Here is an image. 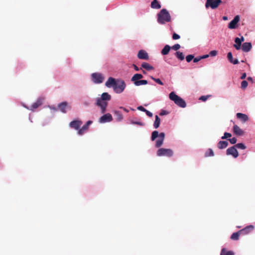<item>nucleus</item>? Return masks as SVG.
I'll return each mask as SVG.
<instances>
[{
  "label": "nucleus",
  "instance_id": "f257e3e1",
  "mask_svg": "<svg viewBox=\"0 0 255 255\" xmlns=\"http://www.w3.org/2000/svg\"><path fill=\"white\" fill-rule=\"evenodd\" d=\"M111 99V96L108 93H103L101 98H98L96 99V105L100 107L101 113L104 114L106 112V108L108 106V103L106 101H110Z\"/></svg>",
  "mask_w": 255,
  "mask_h": 255
},
{
  "label": "nucleus",
  "instance_id": "f03ea898",
  "mask_svg": "<svg viewBox=\"0 0 255 255\" xmlns=\"http://www.w3.org/2000/svg\"><path fill=\"white\" fill-rule=\"evenodd\" d=\"M169 99L173 101L174 103L181 108H185L186 104L185 101L181 97L177 95L174 92L169 94Z\"/></svg>",
  "mask_w": 255,
  "mask_h": 255
},
{
  "label": "nucleus",
  "instance_id": "7ed1b4c3",
  "mask_svg": "<svg viewBox=\"0 0 255 255\" xmlns=\"http://www.w3.org/2000/svg\"><path fill=\"white\" fill-rule=\"evenodd\" d=\"M171 21L170 13L166 9L160 10V24H164Z\"/></svg>",
  "mask_w": 255,
  "mask_h": 255
},
{
  "label": "nucleus",
  "instance_id": "20e7f679",
  "mask_svg": "<svg viewBox=\"0 0 255 255\" xmlns=\"http://www.w3.org/2000/svg\"><path fill=\"white\" fill-rule=\"evenodd\" d=\"M222 2V0H207L205 7L207 8L211 7L212 9H214L217 8Z\"/></svg>",
  "mask_w": 255,
  "mask_h": 255
},
{
  "label": "nucleus",
  "instance_id": "39448f33",
  "mask_svg": "<svg viewBox=\"0 0 255 255\" xmlns=\"http://www.w3.org/2000/svg\"><path fill=\"white\" fill-rule=\"evenodd\" d=\"M126 87V84L123 80L120 82L119 84L116 83L115 86H114V90L117 93H121L123 92Z\"/></svg>",
  "mask_w": 255,
  "mask_h": 255
},
{
  "label": "nucleus",
  "instance_id": "423d86ee",
  "mask_svg": "<svg viewBox=\"0 0 255 255\" xmlns=\"http://www.w3.org/2000/svg\"><path fill=\"white\" fill-rule=\"evenodd\" d=\"M226 154L231 155L234 158H237L239 156V153L235 145L228 148L226 150Z\"/></svg>",
  "mask_w": 255,
  "mask_h": 255
},
{
  "label": "nucleus",
  "instance_id": "0eeeda50",
  "mask_svg": "<svg viewBox=\"0 0 255 255\" xmlns=\"http://www.w3.org/2000/svg\"><path fill=\"white\" fill-rule=\"evenodd\" d=\"M92 77L93 81L95 83H101L104 80L102 75L100 73H93L92 75Z\"/></svg>",
  "mask_w": 255,
  "mask_h": 255
},
{
  "label": "nucleus",
  "instance_id": "6e6552de",
  "mask_svg": "<svg viewBox=\"0 0 255 255\" xmlns=\"http://www.w3.org/2000/svg\"><path fill=\"white\" fill-rule=\"evenodd\" d=\"M240 19V16L237 15L235 16L234 19L229 23L228 28L230 29H235L237 28V23Z\"/></svg>",
  "mask_w": 255,
  "mask_h": 255
},
{
  "label": "nucleus",
  "instance_id": "1a4fd4ad",
  "mask_svg": "<svg viewBox=\"0 0 255 255\" xmlns=\"http://www.w3.org/2000/svg\"><path fill=\"white\" fill-rule=\"evenodd\" d=\"M113 120L112 115L109 114H106L102 116L99 120V122L100 123H105L107 122H111Z\"/></svg>",
  "mask_w": 255,
  "mask_h": 255
},
{
  "label": "nucleus",
  "instance_id": "9d476101",
  "mask_svg": "<svg viewBox=\"0 0 255 255\" xmlns=\"http://www.w3.org/2000/svg\"><path fill=\"white\" fill-rule=\"evenodd\" d=\"M173 152L171 149H167L160 148V156H164L167 157H171L173 155Z\"/></svg>",
  "mask_w": 255,
  "mask_h": 255
},
{
  "label": "nucleus",
  "instance_id": "9b49d317",
  "mask_svg": "<svg viewBox=\"0 0 255 255\" xmlns=\"http://www.w3.org/2000/svg\"><path fill=\"white\" fill-rule=\"evenodd\" d=\"M254 229V226L253 225H249L240 230V233L241 234V235L245 236L250 233Z\"/></svg>",
  "mask_w": 255,
  "mask_h": 255
},
{
  "label": "nucleus",
  "instance_id": "f8f14e48",
  "mask_svg": "<svg viewBox=\"0 0 255 255\" xmlns=\"http://www.w3.org/2000/svg\"><path fill=\"white\" fill-rule=\"evenodd\" d=\"M137 57L139 59L148 60L149 56L148 53L144 50H140L137 53Z\"/></svg>",
  "mask_w": 255,
  "mask_h": 255
},
{
  "label": "nucleus",
  "instance_id": "ddd939ff",
  "mask_svg": "<svg viewBox=\"0 0 255 255\" xmlns=\"http://www.w3.org/2000/svg\"><path fill=\"white\" fill-rule=\"evenodd\" d=\"M68 107V103L66 102H62L58 105V110L64 113H66L67 109ZM69 108H70V107H69Z\"/></svg>",
  "mask_w": 255,
  "mask_h": 255
},
{
  "label": "nucleus",
  "instance_id": "4468645a",
  "mask_svg": "<svg viewBox=\"0 0 255 255\" xmlns=\"http://www.w3.org/2000/svg\"><path fill=\"white\" fill-rule=\"evenodd\" d=\"M82 124V122L79 120L73 121L69 124V126L71 128H73L75 129H79L80 127Z\"/></svg>",
  "mask_w": 255,
  "mask_h": 255
},
{
  "label": "nucleus",
  "instance_id": "2eb2a0df",
  "mask_svg": "<svg viewBox=\"0 0 255 255\" xmlns=\"http://www.w3.org/2000/svg\"><path fill=\"white\" fill-rule=\"evenodd\" d=\"M92 123V121H88L85 125H84L81 128L79 129L78 130V134L80 135H82L84 134L85 131L87 130L89 126Z\"/></svg>",
  "mask_w": 255,
  "mask_h": 255
},
{
  "label": "nucleus",
  "instance_id": "dca6fc26",
  "mask_svg": "<svg viewBox=\"0 0 255 255\" xmlns=\"http://www.w3.org/2000/svg\"><path fill=\"white\" fill-rule=\"evenodd\" d=\"M43 102V99L42 98H39L36 102L33 103L30 108H28L30 110L33 111L35 109L38 108L40 106H41Z\"/></svg>",
  "mask_w": 255,
  "mask_h": 255
},
{
  "label": "nucleus",
  "instance_id": "f3484780",
  "mask_svg": "<svg viewBox=\"0 0 255 255\" xmlns=\"http://www.w3.org/2000/svg\"><path fill=\"white\" fill-rule=\"evenodd\" d=\"M234 133L237 135L241 136L244 134V131L239 126L235 125L233 126Z\"/></svg>",
  "mask_w": 255,
  "mask_h": 255
},
{
  "label": "nucleus",
  "instance_id": "a211bd4d",
  "mask_svg": "<svg viewBox=\"0 0 255 255\" xmlns=\"http://www.w3.org/2000/svg\"><path fill=\"white\" fill-rule=\"evenodd\" d=\"M252 45L251 42H245L242 44V49L244 52H248L252 49Z\"/></svg>",
  "mask_w": 255,
  "mask_h": 255
},
{
  "label": "nucleus",
  "instance_id": "6ab92c4d",
  "mask_svg": "<svg viewBox=\"0 0 255 255\" xmlns=\"http://www.w3.org/2000/svg\"><path fill=\"white\" fill-rule=\"evenodd\" d=\"M237 118L242 122L245 123L249 120L248 116L244 114L238 113L236 115Z\"/></svg>",
  "mask_w": 255,
  "mask_h": 255
},
{
  "label": "nucleus",
  "instance_id": "aec40b11",
  "mask_svg": "<svg viewBox=\"0 0 255 255\" xmlns=\"http://www.w3.org/2000/svg\"><path fill=\"white\" fill-rule=\"evenodd\" d=\"M116 84V82L115 79L112 77H110L107 80V81L106 82L105 85L108 87H113V88H114V86H115Z\"/></svg>",
  "mask_w": 255,
  "mask_h": 255
},
{
  "label": "nucleus",
  "instance_id": "412c9836",
  "mask_svg": "<svg viewBox=\"0 0 255 255\" xmlns=\"http://www.w3.org/2000/svg\"><path fill=\"white\" fill-rule=\"evenodd\" d=\"M228 142L227 141H220L217 144V146L219 149H224L227 147Z\"/></svg>",
  "mask_w": 255,
  "mask_h": 255
},
{
  "label": "nucleus",
  "instance_id": "4be33fe9",
  "mask_svg": "<svg viewBox=\"0 0 255 255\" xmlns=\"http://www.w3.org/2000/svg\"><path fill=\"white\" fill-rule=\"evenodd\" d=\"M142 78L143 76L141 74H135L131 78V81L133 82V83H134L135 82L139 80Z\"/></svg>",
  "mask_w": 255,
  "mask_h": 255
},
{
  "label": "nucleus",
  "instance_id": "5701e85b",
  "mask_svg": "<svg viewBox=\"0 0 255 255\" xmlns=\"http://www.w3.org/2000/svg\"><path fill=\"white\" fill-rule=\"evenodd\" d=\"M141 68H144L148 71H150L153 69V67L149 64L146 62H143L142 63Z\"/></svg>",
  "mask_w": 255,
  "mask_h": 255
},
{
  "label": "nucleus",
  "instance_id": "b1692460",
  "mask_svg": "<svg viewBox=\"0 0 255 255\" xmlns=\"http://www.w3.org/2000/svg\"><path fill=\"white\" fill-rule=\"evenodd\" d=\"M235 42L236 43L234 45V47L237 49L239 50L241 49V46L242 45V43L241 41L239 40V38L237 37L235 39Z\"/></svg>",
  "mask_w": 255,
  "mask_h": 255
},
{
  "label": "nucleus",
  "instance_id": "393cba45",
  "mask_svg": "<svg viewBox=\"0 0 255 255\" xmlns=\"http://www.w3.org/2000/svg\"><path fill=\"white\" fill-rule=\"evenodd\" d=\"M234 253L232 251H227L226 249H222L220 255H234Z\"/></svg>",
  "mask_w": 255,
  "mask_h": 255
},
{
  "label": "nucleus",
  "instance_id": "a878e982",
  "mask_svg": "<svg viewBox=\"0 0 255 255\" xmlns=\"http://www.w3.org/2000/svg\"><path fill=\"white\" fill-rule=\"evenodd\" d=\"M240 235H241V234L240 233V231L234 233L231 236V239L232 240L237 241L239 240Z\"/></svg>",
  "mask_w": 255,
  "mask_h": 255
},
{
  "label": "nucleus",
  "instance_id": "bb28decb",
  "mask_svg": "<svg viewBox=\"0 0 255 255\" xmlns=\"http://www.w3.org/2000/svg\"><path fill=\"white\" fill-rule=\"evenodd\" d=\"M171 48V47L170 46L166 45L161 51L162 54L164 55H167L169 53Z\"/></svg>",
  "mask_w": 255,
  "mask_h": 255
},
{
  "label": "nucleus",
  "instance_id": "cd10ccee",
  "mask_svg": "<svg viewBox=\"0 0 255 255\" xmlns=\"http://www.w3.org/2000/svg\"><path fill=\"white\" fill-rule=\"evenodd\" d=\"M114 113H115V115L116 116L117 121H121L122 120L123 117L122 113L120 111H115Z\"/></svg>",
  "mask_w": 255,
  "mask_h": 255
},
{
  "label": "nucleus",
  "instance_id": "c85d7f7f",
  "mask_svg": "<svg viewBox=\"0 0 255 255\" xmlns=\"http://www.w3.org/2000/svg\"><path fill=\"white\" fill-rule=\"evenodd\" d=\"M148 83L147 80H138L134 82V85L136 86H139L142 85H146Z\"/></svg>",
  "mask_w": 255,
  "mask_h": 255
},
{
  "label": "nucleus",
  "instance_id": "c756f323",
  "mask_svg": "<svg viewBox=\"0 0 255 255\" xmlns=\"http://www.w3.org/2000/svg\"><path fill=\"white\" fill-rule=\"evenodd\" d=\"M151 7L152 8H159V3H158L157 0H153V1L151 2Z\"/></svg>",
  "mask_w": 255,
  "mask_h": 255
},
{
  "label": "nucleus",
  "instance_id": "7c9ffc66",
  "mask_svg": "<svg viewBox=\"0 0 255 255\" xmlns=\"http://www.w3.org/2000/svg\"><path fill=\"white\" fill-rule=\"evenodd\" d=\"M175 55L180 60H183L184 59V56L182 52L180 51H177L175 53Z\"/></svg>",
  "mask_w": 255,
  "mask_h": 255
},
{
  "label": "nucleus",
  "instance_id": "2f4dec72",
  "mask_svg": "<svg viewBox=\"0 0 255 255\" xmlns=\"http://www.w3.org/2000/svg\"><path fill=\"white\" fill-rule=\"evenodd\" d=\"M159 136L158 131L157 130H154L152 132L151 140V141H154L157 137Z\"/></svg>",
  "mask_w": 255,
  "mask_h": 255
},
{
  "label": "nucleus",
  "instance_id": "473e14b6",
  "mask_svg": "<svg viewBox=\"0 0 255 255\" xmlns=\"http://www.w3.org/2000/svg\"><path fill=\"white\" fill-rule=\"evenodd\" d=\"M214 155L213 150L211 148H209L205 154V157L213 156Z\"/></svg>",
  "mask_w": 255,
  "mask_h": 255
},
{
  "label": "nucleus",
  "instance_id": "72a5a7b5",
  "mask_svg": "<svg viewBox=\"0 0 255 255\" xmlns=\"http://www.w3.org/2000/svg\"><path fill=\"white\" fill-rule=\"evenodd\" d=\"M159 126V118L157 115L155 116V121L154 123V127L157 128Z\"/></svg>",
  "mask_w": 255,
  "mask_h": 255
},
{
  "label": "nucleus",
  "instance_id": "f704fd0d",
  "mask_svg": "<svg viewBox=\"0 0 255 255\" xmlns=\"http://www.w3.org/2000/svg\"><path fill=\"white\" fill-rule=\"evenodd\" d=\"M235 146H236V148H238L242 149H245L247 148L246 146L242 143H237L235 144Z\"/></svg>",
  "mask_w": 255,
  "mask_h": 255
},
{
  "label": "nucleus",
  "instance_id": "c9c22d12",
  "mask_svg": "<svg viewBox=\"0 0 255 255\" xmlns=\"http://www.w3.org/2000/svg\"><path fill=\"white\" fill-rule=\"evenodd\" d=\"M248 83L246 81H243L241 83V88L243 89H245L248 86Z\"/></svg>",
  "mask_w": 255,
  "mask_h": 255
},
{
  "label": "nucleus",
  "instance_id": "e433bc0d",
  "mask_svg": "<svg viewBox=\"0 0 255 255\" xmlns=\"http://www.w3.org/2000/svg\"><path fill=\"white\" fill-rule=\"evenodd\" d=\"M211 97V95H207V96H202L201 97H200L199 98V100H201L202 101H206L208 98L209 97Z\"/></svg>",
  "mask_w": 255,
  "mask_h": 255
},
{
  "label": "nucleus",
  "instance_id": "4c0bfd02",
  "mask_svg": "<svg viewBox=\"0 0 255 255\" xmlns=\"http://www.w3.org/2000/svg\"><path fill=\"white\" fill-rule=\"evenodd\" d=\"M194 58V56L192 55H188L186 57V60L187 62H190Z\"/></svg>",
  "mask_w": 255,
  "mask_h": 255
},
{
  "label": "nucleus",
  "instance_id": "58836bf2",
  "mask_svg": "<svg viewBox=\"0 0 255 255\" xmlns=\"http://www.w3.org/2000/svg\"><path fill=\"white\" fill-rule=\"evenodd\" d=\"M232 134L229 132H225L224 134V136L222 137V139H225L228 137H231Z\"/></svg>",
  "mask_w": 255,
  "mask_h": 255
},
{
  "label": "nucleus",
  "instance_id": "ea45409f",
  "mask_svg": "<svg viewBox=\"0 0 255 255\" xmlns=\"http://www.w3.org/2000/svg\"><path fill=\"white\" fill-rule=\"evenodd\" d=\"M227 58L230 62H232V60H233V55L231 52L228 53Z\"/></svg>",
  "mask_w": 255,
  "mask_h": 255
},
{
  "label": "nucleus",
  "instance_id": "a19ab883",
  "mask_svg": "<svg viewBox=\"0 0 255 255\" xmlns=\"http://www.w3.org/2000/svg\"><path fill=\"white\" fill-rule=\"evenodd\" d=\"M180 48V45L179 44H176L171 47V48L174 50H177Z\"/></svg>",
  "mask_w": 255,
  "mask_h": 255
},
{
  "label": "nucleus",
  "instance_id": "79ce46f5",
  "mask_svg": "<svg viewBox=\"0 0 255 255\" xmlns=\"http://www.w3.org/2000/svg\"><path fill=\"white\" fill-rule=\"evenodd\" d=\"M165 134L164 132H160V146L163 144Z\"/></svg>",
  "mask_w": 255,
  "mask_h": 255
},
{
  "label": "nucleus",
  "instance_id": "37998d69",
  "mask_svg": "<svg viewBox=\"0 0 255 255\" xmlns=\"http://www.w3.org/2000/svg\"><path fill=\"white\" fill-rule=\"evenodd\" d=\"M218 52L216 50L211 51L209 53V55L211 56H215L217 55Z\"/></svg>",
  "mask_w": 255,
  "mask_h": 255
},
{
  "label": "nucleus",
  "instance_id": "c03bdc74",
  "mask_svg": "<svg viewBox=\"0 0 255 255\" xmlns=\"http://www.w3.org/2000/svg\"><path fill=\"white\" fill-rule=\"evenodd\" d=\"M169 114V112L166 110H162L160 111V116L167 115Z\"/></svg>",
  "mask_w": 255,
  "mask_h": 255
},
{
  "label": "nucleus",
  "instance_id": "a18cd8bd",
  "mask_svg": "<svg viewBox=\"0 0 255 255\" xmlns=\"http://www.w3.org/2000/svg\"><path fill=\"white\" fill-rule=\"evenodd\" d=\"M229 140L231 144H235L237 141V138L236 137L230 138Z\"/></svg>",
  "mask_w": 255,
  "mask_h": 255
},
{
  "label": "nucleus",
  "instance_id": "49530a36",
  "mask_svg": "<svg viewBox=\"0 0 255 255\" xmlns=\"http://www.w3.org/2000/svg\"><path fill=\"white\" fill-rule=\"evenodd\" d=\"M172 38L174 40H177L180 38V36L176 33H174L172 35Z\"/></svg>",
  "mask_w": 255,
  "mask_h": 255
},
{
  "label": "nucleus",
  "instance_id": "de8ad7c7",
  "mask_svg": "<svg viewBox=\"0 0 255 255\" xmlns=\"http://www.w3.org/2000/svg\"><path fill=\"white\" fill-rule=\"evenodd\" d=\"M201 59H202V58H201V57L194 58L193 62L194 63H196V62H198V61H199Z\"/></svg>",
  "mask_w": 255,
  "mask_h": 255
},
{
  "label": "nucleus",
  "instance_id": "09e8293b",
  "mask_svg": "<svg viewBox=\"0 0 255 255\" xmlns=\"http://www.w3.org/2000/svg\"><path fill=\"white\" fill-rule=\"evenodd\" d=\"M138 110H140L141 111H142V112H145L146 111V110L143 108L142 106H139L137 107V108Z\"/></svg>",
  "mask_w": 255,
  "mask_h": 255
},
{
  "label": "nucleus",
  "instance_id": "8fccbe9b",
  "mask_svg": "<svg viewBox=\"0 0 255 255\" xmlns=\"http://www.w3.org/2000/svg\"><path fill=\"white\" fill-rule=\"evenodd\" d=\"M145 112L146 114L148 117H152V115H152V114L151 112H150L149 111H147V110H146V111H145Z\"/></svg>",
  "mask_w": 255,
  "mask_h": 255
},
{
  "label": "nucleus",
  "instance_id": "3c124183",
  "mask_svg": "<svg viewBox=\"0 0 255 255\" xmlns=\"http://www.w3.org/2000/svg\"><path fill=\"white\" fill-rule=\"evenodd\" d=\"M234 64H237L239 63V61L237 59L232 60V62H231Z\"/></svg>",
  "mask_w": 255,
  "mask_h": 255
},
{
  "label": "nucleus",
  "instance_id": "603ef678",
  "mask_svg": "<svg viewBox=\"0 0 255 255\" xmlns=\"http://www.w3.org/2000/svg\"><path fill=\"white\" fill-rule=\"evenodd\" d=\"M132 66L133 67L134 70L136 71H138L139 70V68L135 64H133L132 65Z\"/></svg>",
  "mask_w": 255,
  "mask_h": 255
},
{
  "label": "nucleus",
  "instance_id": "864d4df0",
  "mask_svg": "<svg viewBox=\"0 0 255 255\" xmlns=\"http://www.w3.org/2000/svg\"><path fill=\"white\" fill-rule=\"evenodd\" d=\"M246 76H247V75H246V73H243V74H242V76H241V79H245V78H246Z\"/></svg>",
  "mask_w": 255,
  "mask_h": 255
},
{
  "label": "nucleus",
  "instance_id": "5fc2aeb1",
  "mask_svg": "<svg viewBox=\"0 0 255 255\" xmlns=\"http://www.w3.org/2000/svg\"><path fill=\"white\" fill-rule=\"evenodd\" d=\"M155 146H156V147H159V139H157V140L156 141Z\"/></svg>",
  "mask_w": 255,
  "mask_h": 255
},
{
  "label": "nucleus",
  "instance_id": "6e6d98bb",
  "mask_svg": "<svg viewBox=\"0 0 255 255\" xmlns=\"http://www.w3.org/2000/svg\"><path fill=\"white\" fill-rule=\"evenodd\" d=\"M209 56V54H206V55H203V56H201V58H202V59H204V58H208Z\"/></svg>",
  "mask_w": 255,
  "mask_h": 255
},
{
  "label": "nucleus",
  "instance_id": "4d7b16f0",
  "mask_svg": "<svg viewBox=\"0 0 255 255\" xmlns=\"http://www.w3.org/2000/svg\"><path fill=\"white\" fill-rule=\"evenodd\" d=\"M248 80H249V81H251L252 82H253V79L251 77H249L248 78H247Z\"/></svg>",
  "mask_w": 255,
  "mask_h": 255
},
{
  "label": "nucleus",
  "instance_id": "13d9d810",
  "mask_svg": "<svg viewBox=\"0 0 255 255\" xmlns=\"http://www.w3.org/2000/svg\"><path fill=\"white\" fill-rule=\"evenodd\" d=\"M157 20L158 22H159V12L157 13Z\"/></svg>",
  "mask_w": 255,
  "mask_h": 255
},
{
  "label": "nucleus",
  "instance_id": "bf43d9fd",
  "mask_svg": "<svg viewBox=\"0 0 255 255\" xmlns=\"http://www.w3.org/2000/svg\"><path fill=\"white\" fill-rule=\"evenodd\" d=\"M239 40L241 41V42L242 43L245 40V39L243 36H242L240 38H239Z\"/></svg>",
  "mask_w": 255,
  "mask_h": 255
},
{
  "label": "nucleus",
  "instance_id": "052dcab7",
  "mask_svg": "<svg viewBox=\"0 0 255 255\" xmlns=\"http://www.w3.org/2000/svg\"><path fill=\"white\" fill-rule=\"evenodd\" d=\"M120 109L123 110L124 111L126 112H128V111L125 108H124V107H120Z\"/></svg>",
  "mask_w": 255,
  "mask_h": 255
},
{
  "label": "nucleus",
  "instance_id": "680f3d73",
  "mask_svg": "<svg viewBox=\"0 0 255 255\" xmlns=\"http://www.w3.org/2000/svg\"><path fill=\"white\" fill-rule=\"evenodd\" d=\"M154 80L156 81V83L159 84V78L155 79Z\"/></svg>",
  "mask_w": 255,
  "mask_h": 255
},
{
  "label": "nucleus",
  "instance_id": "e2e57ef3",
  "mask_svg": "<svg viewBox=\"0 0 255 255\" xmlns=\"http://www.w3.org/2000/svg\"><path fill=\"white\" fill-rule=\"evenodd\" d=\"M223 19L224 20H226L228 19V17L227 16H223Z\"/></svg>",
  "mask_w": 255,
  "mask_h": 255
},
{
  "label": "nucleus",
  "instance_id": "0e129e2a",
  "mask_svg": "<svg viewBox=\"0 0 255 255\" xmlns=\"http://www.w3.org/2000/svg\"><path fill=\"white\" fill-rule=\"evenodd\" d=\"M157 155L159 156V149L157 151Z\"/></svg>",
  "mask_w": 255,
  "mask_h": 255
},
{
  "label": "nucleus",
  "instance_id": "69168bd1",
  "mask_svg": "<svg viewBox=\"0 0 255 255\" xmlns=\"http://www.w3.org/2000/svg\"><path fill=\"white\" fill-rule=\"evenodd\" d=\"M136 124H137V125H141V124H140V123H138V122L136 123Z\"/></svg>",
  "mask_w": 255,
  "mask_h": 255
},
{
  "label": "nucleus",
  "instance_id": "338daca9",
  "mask_svg": "<svg viewBox=\"0 0 255 255\" xmlns=\"http://www.w3.org/2000/svg\"><path fill=\"white\" fill-rule=\"evenodd\" d=\"M142 72H143L144 74H145V73H146V72H145V71H144V70H142Z\"/></svg>",
  "mask_w": 255,
  "mask_h": 255
},
{
  "label": "nucleus",
  "instance_id": "774afa93",
  "mask_svg": "<svg viewBox=\"0 0 255 255\" xmlns=\"http://www.w3.org/2000/svg\"><path fill=\"white\" fill-rule=\"evenodd\" d=\"M163 85V83L160 81V85Z\"/></svg>",
  "mask_w": 255,
  "mask_h": 255
}]
</instances>
